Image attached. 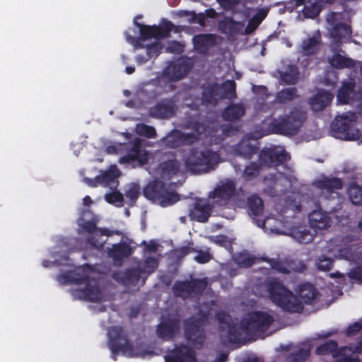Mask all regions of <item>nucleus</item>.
Instances as JSON below:
<instances>
[{
  "mask_svg": "<svg viewBox=\"0 0 362 362\" xmlns=\"http://www.w3.org/2000/svg\"><path fill=\"white\" fill-rule=\"evenodd\" d=\"M322 251L325 252V255H329L332 258L344 259L350 262L351 264H354L356 266L347 274L350 279L362 284V250L355 246H350L340 249L335 253L334 245L326 243Z\"/></svg>",
  "mask_w": 362,
  "mask_h": 362,
  "instance_id": "nucleus-10",
  "label": "nucleus"
},
{
  "mask_svg": "<svg viewBox=\"0 0 362 362\" xmlns=\"http://www.w3.org/2000/svg\"><path fill=\"white\" fill-rule=\"evenodd\" d=\"M143 192L148 199L164 207L175 204L179 199L178 195L169 192L165 184L160 180L150 182Z\"/></svg>",
  "mask_w": 362,
  "mask_h": 362,
  "instance_id": "nucleus-15",
  "label": "nucleus"
},
{
  "mask_svg": "<svg viewBox=\"0 0 362 362\" xmlns=\"http://www.w3.org/2000/svg\"><path fill=\"white\" fill-rule=\"evenodd\" d=\"M330 64L336 68L342 69L344 67H351L354 66V62L350 59L346 58L344 56L336 54L329 59Z\"/></svg>",
  "mask_w": 362,
  "mask_h": 362,
  "instance_id": "nucleus-48",
  "label": "nucleus"
},
{
  "mask_svg": "<svg viewBox=\"0 0 362 362\" xmlns=\"http://www.w3.org/2000/svg\"><path fill=\"white\" fill-rule=\"evenodd\" d=\"M216 315L219 322L220 337L224 342H234L245 335L264 338V332L274 321V315L268 312H252L241 320L240 327H237L236 325L230 323V316L226 313H218Z\"/></svg>",
  "mask_w": 362,
  "mask_h": 362,
  "instance_id": "nucleus-1",
  "label": "nucleus"
},
{
  "mask_svg": "<svg viewBox=\"0 0 362 362\" xmlns=\"http://www.w3.org/2000/svg\"><path fill=\"white\" fill-rule=\"evenodd\" d=\"M259 173V166L255 163H251L249 165L246 166L243 177L247 180H252L256 177Z\"/></svg>",
  "mask_w": 362,
  "mask_h": 362,
  "instance_id": "nucleus-54",
  "label": "nucleus"
},
{
  "mask_svg": "<svg viewBox=\"0 0 362 362\" xmlns=\"http://www.w3.org/2000/svg\"><path fill=\"white\" fill-rule=\"evenodd\" d=\"M334 362H361V360L357 356H341L337 358Z\"/></svg>",
  "mask_w": 362,
  "mask_h": 362,
  "instance_id": "nucleus-64",
  "label": "nucleus"
},
{
  "mask_svg": "<svg viewBox=\"0 0 362 362\" xmlns=\"http://www.w3.org/2000/svg\"><path fill=\"white\" fill-rule=\"evenodd\" d=\"M165 50L170 53L180 54L183 51V46L177 41H173L168 43V46L165 47Z\"/></svg>",
  "mask_w": 362,
  "mask_h": 362,
  "instance_id": "nucleus-59",
  "label": "nucleus"
},
{
  "mask_svg": "<svg viewBox=\"0 0 362 362\" xmlns=\"http://www.w3.org/2000/svg\"><path fill=\"white\" fill-rule=\"evenodd\" d=\"M309 224L315 230H323L329 228L332 225V218L329 214L322 210H314L309 215Z\"/></svg>",
  "mask_w": 362,
  "mask_h": 362,
  "instance_id": "nucleus-24",
  "label": "nucleus"
},
{
  "mask_svg": "<svg viewBox=\"0 0 362 362\" xmlns=\"http://www.w3.org/2000/svg\"><path fill=\"white\" fill-rule=\"evenodd\" d=\"M214 314L213 309L208 303H203L200 306L199 317H192L185 322V334L189 344L195 348H200L205 341L206 336L203 329L207 315Z\"/></svg>",
  "mask_w": 362,
  "mask_h": 362,
  "instance_id": "nucleus-9",
  "label": "nucleus"
},
{
  "mask_svg": "<svg viewBox=\"0 0 362 362\" xmlns=\"http://www.w3.org/2000/svg\"><path fill=\"white\" fill-rule=\"evenodd\" d=\"M354 83L352 82L344 83L338 91L337 99L342 103H348L354 96Z\"/></svg>",
  "mask_w": 362,
  "mask_h": 362,
  "instance_id": "nucleus-42",
  "label": "nucleus"
},
{
  "mask_svg": "<svg viewBox=\"0 0 362 362\" xmlns=\"http://www.w3.org/2000/svg\"><path fill=\"white\" fill-rule=\"evenodd\" d=\"M239 194L235 182L231 179L220 180L214 190L209 193V199L214 206H226Z\"/></svg>",
  "mask_w": 362,
  "mask_h": 362,
  "instance_id": "nucleus-14",
  "label": "nucleus"
},
{
  "mask_svg": "<svg viewBox=\"0 0 362 362\" xmlns=\"http://www.w3.org/2000/svg\"><path fill=\"white\" fill-rule=\"evenodd\" d=\"M248 207L250 211L255 216H259L262 215L264 206L262 199L256 196L252 195L247 199Z\"/></svg>",
  "mask_w": 362,
  "mask_h": 362,
  "instance_id": "nucleus-45",
  "label": "nucleus"
},
{
  "mask_svg": "<svg viewBox=\"0 0 362 362\" xmlns=\"http://www.w3.org/2000/svg\"><path fill=\"white\" fill-rule=\"evenodd\" d=\"M333 98L332 94L327 91L320 90L310 100V105L315 112L323 110Z\"/></svg>",
  "mask_w": 362,
  "mask_h": 362,
  "instance_id": "nucleus-34",
  "label": "nucleus"
},
{
  "mask_svg": "<svg viewBox=\"0 0 362 362\" xmlns=\"http://www.w3.org/2000/svg\"><path fill=\"white\" fill-rule=\"evenodd\" d=\"M287 235L303 244H308L312 242L315 236V233L308 228L306 226L300 225L298 222L293 220Z\"/></svg>",
  "mask_w": 362,
  "mask_h": 362,
  "instance_id": "nucleus-22",
  "label": "nucleus"
},
{
  "mask_svg": "<svg viewBox=\"0 0 362 362\" xmlns=\"http://www.w3.org/2000/svg\"><path fill=\"white\" fill-rule=\"evenodd\" d=\"M220 162L218 153L205 146L192 148L185 158L187 169L195 174L214 170Z\"/></svg>",
  "mask_w": 362,
  "mask_h": 362,
  "instance_id": "nucleus-6",
  "label": "nucleus"
},
{
  "mask_svg": "<svg viewBox=\"0 0 362 362\" xmlns=\"http://www.w3.org/2000/svg\"><path fill=\"white\" fill-rule=\"evenodd\" d=\"M136 133L139 135L144 136L148 138H153L156 135V132L154 127L148 126L145 124H139L136 127Z\"/></svg>",
  "mask_w": 362,
  "mask_h": 362,
  "instance_id": "nucleus-55",
  "label": "nucleus"
},
{
  "mask_svg": "<svg viewBox=\"0 0 362 362\" xmlns=\"http://www.w3.org/2000/svg\"><path fill=\"white\" fill-rule=\"evenodd\" d=\"M321 43V37L319 32L314 35L312 37L304 40L300 47L299 52L303 55H312L317 52Z\"/></svg>",
  "mask_w": 362,
  "mask_h": 362,
  "instance_id": "nucleus-33",
  "label": "nucleus"
},
{
  "mask_svg": "<svg viewBox=\"0 0 362 362\" xmlns=\"http://www.w3.org/2000/svg\"><path fill=\"white\" fill-rule=\"evenodd\" d=\"M84 228L88 232V241L90 245L99 250L106 243L107 237L119 232L110 231L107 229H97L94 223H87Z\"/></svg>",
  "mask_w": 362,
  "mask_h": 362,
  "instance_id": "nucleus-21",
  "label": "nucleus"
},
{
  "mask_svg": "<svg viewBox=\"0 0 362 362\" xmlns=\"http://www.w3.org/2000/svg\"><path fill=\"white\" fill-rule=\"evenodd\" d=\"M165 362H196L194 351L186 346H176L165 356Z\"/></svg>",
  "mask_w": 362,
  "mask_h": 362,
  "instance_id": "nucleus-25",
  "label": "nucleus"
},
{
  "mask_svg": "<svg viewBox=\"0 0 362 362\" xmlns=\"http://www.w3.org/2000/svg\"><path fill=\"white\" fill-rule=\"evenodd\" d=\"M211 211L210 204L206 200H199L197 202L192 209L189 210V216L191 219L199 222H206Z\"/></svg>",
  "mask_w": 362,
  "mask_h": 362,
  "instance_id": "nucleus-30",
  "label": "nucleus"
},
{
  "mask_svg": "<svg viewBox=\"0 0 362 362\" xmlns=\"http://www.w3.org/2000/svg\"><path fill=\"white\" fill-rule=\"evenodd\" d=\"M337 349V344L334 341H329L316 349L317 354H331L334 355Z\"/></svg>",
  "mask_w": 362,
  "mask_h": 362,
  "instance_id": "nucleus-53",
  "label": "nucleus"
},
{
  "mask_svg": "<svg viewBox=\"0 0 362 362\" xmlns=\"http://www.w3.org/2000/svg\"><path fill=\"white\" fill-rule=\"evenodd\" d=\"M307 118L306 112L299 108H293L284 115L269 118L262 122V134H279L285 136L297 134Z\"/></svg>",
  "mask_w": 362,
  "mask_h": 362,
  "instance_id": "nucleus-5",
  "label": "nucleus"
},
{
  "mask_svg": "<svg viewBox=\"0 0 362 362\" xmlns=\"http://www.w3.org/2000/svg\"><path fill=\"white\" fill-rule=\"evenodd\" d=\"M348 194L351 202L355 205H362V188L358 185L351 186Z\"/></svg>",
  "mask_w": 362,
  "mask_h": 362,
  "instance_id": "nucleus-51",
  "label": "nucleus"
},
{
  "mask_svg": "<svg viewBox=\"0 0 362 362\" xmlns=\"http://www.w3.org/2000/svg\"><path fill=\"white\" fill-rule=\"evenodd\" d=\"M266 287L272 301L283 310L290 313L300 312L303 310V303H313L317 296L315 288L309 284H305L300 286L298 293L301 300L276 279L269 281L266 284Z\"/></svg>",
  "mask_w": 362,
  "mask_h": 362,
  "instance_id": "nucleus-2",
  "label": "nucleus"
},
{
  "mask_svg": "<svg viewBox=\"0 0 362 362\" xmlns=\"http://www.w3.org/2000/svg\"><path fill=\"white\" fill-rule=\"evenodd\" d=\"M234 154L245 159H250L257 151V148L249 140H243L234 147Z\"/></svg>",
  "mask_w": 362,
  "mask_h": 362,
  "instance_id": "nucleus-36",
  "label": "nucleus"
},
{
  "mask_svg": "<svg viewBox=\"0 0 362 362\" xmlns=\"http://www.w3.org/2000/svg\"><path fill=\"white\" fill-rule=\"evenodd\" d=\"M190 64L184 59L170 64L165 70L166 77L171 81H177L183 78L191 69Z\"/></svg>",
  "mask_w": 362,
  "mask_h": 362,
  "instance_id": "nucleus-23",
  "label": "nucleus"
},
{
  "mask_svg": "<svg viewBox=\"0 0 362 362\" xmlns=\"http://www.w3.org/2000/svg\"><path fill=\"white\" fill-rule=\"evenodd\" d=\"M310 355V350L307 348H300L291 352L287 357L289 362H303L305 361Z\"/></svg>",
  "mask_w": 362,
  "mask_h": 362,
  "instance_id": "nucleus-49",
  "label": "nucleus"
},
{
  "mask_svg": "<svg viewBox=\"0 0 362 362\" xmlns=\"http://www.w3.org/2000/svg\"><path fill=\"white\" fill-rule=\"evenodd\" d=\"M160 49V46L158 42H156L147 47L146 55L152 58L156 57Z\"/></svg>",
  "mask_w": 362,
  "mask_h": 362,
  "instance_id": "nucleus-62",
  "label": "nucleus"
},
{
  "mask_svg": "<svg viewBox=\"0 0 362 362\" xmlns=\"http://www.w3.org/2000/svg\"><path fill=\"white\" fill-rule=\"evenodd\" d=\"M233 261L240 267H248L255 263V258L247 252H243L236 255Z\"/></svg>",
  "mask_w": 362,
  "mask_h": 362,
  "instance_id": "nucleus-47",
  "label": "nucleus"
},
{
  "mask_svg": "<svg viewBox=\"0 0 362 362\" xmlns=\"http://www.w3.org/2000/svg\"><path fill=\"white\" fill-rule=\"evenodd\" d=\"M271 267L276 271L288 274L291 272H303L306 269L305 264L300 260H289L285 262H269Z\"/></svg>",
  "mask_w": 362,
  "mask_h": 362,
  "instance_id": "nucleus-27",
  "label": "nucleus"
},
{
  "mask_svg": "<svg viewBox=\"0 0 362 362\" xmlns=\"http://www.w3.org/2000/svg\"><path fill=\"white\" fill-rule=\"evenodd\" d=\"M245 107L241 104H233L225 109L222 116L225 120L234 121L239 119L245 115Z\"/></svg>",
  "mask_w": 362,
  "mask_h": 362,
  "instance_id": "nucleus-40",
  "label": "nucleus"
},
{
  "mask_svg": "<svg viewBox=\"0 0 362 362\" xmlns=\"http://www.w3.org/2000/svg\"><path fill=\"white\" fill-rule=\"evenodd\" d=\"M289 159L288 154L281 146H275L271 148H264L259 155V160L261 165H277Z\"/></svg>",
  "mask_w": 362,
  "mask_h": 362,
  "instance_id": "nucleus-19",
  "label": "nucleus"
},
{
  "mask_svg": "<svg viewBox=\"0 0 362 362\" xmlns=\"http://www.w3.org/2000/svg\"><path fill=\"white\" fill-rule=\"evenodd\" d=\"M134 250V247L125 242H121L117 244H112L111 247H107V254L115 262L118 263L124 258L129 257Z\"/></svg>",
  "mask_w": 362,
  "mask_h": 362,
  "instance_id": "nucleus-28",
  "label": "nucleus"
},
{
  "mask_svg": "<svg viewBox=\"0 0 362 362\" xmlns=\"http://www.w3.org/2000/svg\"><path fill=\"white\" fill-rule=\"evenodd\" d=\"M244 23L235 22L231 18H226L218 23L219 29L225 34H237L244 30Z\"/></svg>",
  "mask_w": 362,
  "mask_h": 362,
  "instance_id": "nucleus-37",
  "label": "nucleus"
},
{
  "mask_svg": "<svg viewBox=\"0 0 362 362\" xmlns=\"http://www.w3.org/2000/svg\"><path fill=\"white\" fill-rule=\"evenodd\" d=\"M296 96L295 88H285L277 93L275 102L280 104L286 103L292 101Z\"/></svg>",
  "mask_w": 362,
  "mask_h": 362,
  "instance_id": "nucleus-46",
  "label": "nucleus"
},
{
  "mask_svg": "<svg viewBox=\"0 0 362 362\" xmlns=\"http://www.w3.org/2000/svg\"><path fill=\"white\" fill-rule=\"evenodd\" d=\"M211 37L208 35H199L194 37V45L197 49H205L211 43Z\"/></svg>",
  "mask_w": 362,
  "mask_h": 362,
  "instance_id": "nucleus-57",
  "label": "nucleus"
},
{
  "mask_svg": "<svg viewBox=\"0 0 362 362\" xmlns=\"http://www.w3.org/2000/svg\"><path fill=\"white\" fill-rule=\"evenodd\" d=\"M180 169V164L175 160H170L162 163L158 168V173L160 178L163 180H170L173 176L177 174Z\"/></svg>",
  "mask_w": 362,
  "mask_h": 362,
  "instance_id": "nucleus-35",
  "label": "nucleus"
},
{
  "mask_svg": "<svg viewBox=\"0 0 362 362\" xmlns=\"http://www.w3.org/2000/svg\"><path fill=\"white\" fill-rule=\"evenodd\" d=\"M238 265L234 261L222 266V269L225 271L230 276H234L238 274Z\"/></svg>",
  "mask_w": 362,
  "mask_h": 362,
  "instance_id": "nucleus-60",
  "label": "nucleus"
},
{
  "mask_svg": "<svg viewBox=\"0 0 362 362\" xmlns=\"http://www.w3.org/2000/svg\"><path fill=\"white\" fill-rule=\"evenodd\" d=\"M357 115L354 112H346L336 117L332 123L333 136L341 140L356 141L360 138V132L354 127Z\"/></svg>",
  "mask_w": 362,
  "mask_h": 362,
  "instance_id": "nucleus-12",
  "label": "nucleus"
},
{
  "mask_svg": "<svg viewBox=\"0 0 362 362\" xmlns=\"http://www.w3.org/2000/svg\"><path fill=\"white\" fill-rule=\"evenodd\" d=\"M267 15L266 9H261L250 20L247 26L244 29V33L247 35L252 33Z\"/></svg>",
  "mask_w": 362,
  "mask_h": 362,
  "instance_id": "nucleus-43",
  "label": "nucleus"
},
{
  "mask_svg": "<svg viewBox=\"0 0 362 362\" xmlns=\"http://www.w3.org/2000/svg\"><path fill=\"white\" fill-rule=\"evenodd\" d=\"M176 111V106L172 100H163L150 109L151 116L159 119H168Z\"/></svg>",
  "mask_w": 362,
  "mask_h": 362,
  "instance_id": "nucleus-26",
  "label": "nucleus"
},
{
  "mask_svg": "<svg viewBox=\"0 0 362 362\" xmlns=\"http://www.w3.org/2000/svg\"><path fill=\"white\" fill-rule=\"evenodd\" d=\"M281 80L286 84H294L298 79L299 72L294 65L288 64L279 71Z\"/></svg>",
  "mask_w": 362,
  "mask_h": 362,
  "instance_id": "nucleus-39",
  "label": "nucleus"
},
{
  "mask_svg": "<svg viewBox=\"0 0 362 362\" xmlns=\"http://www.w3.org/2000/svg\"><path fill=\"white\" fill-rule=\"evenodd\" d=\"M119 175V170L116 165H112L108 170L104 171L100 175L95 177L94 180L84 177L83 180L90 187H97L98 185L108 187L112 192L105 194V200L109 204L119 207L123 206L124 202L123 194L116 190L119 185L117 178Z\"/></svg>",
  "mask_w": 362,
  "mask_h": 362,
  "instance_id": "nucleus-7",
  "label": "nucleus"
},
{
  "mask_svg": "<svg viewBox=\"0 0 362 362\" xmlns=\"http://www.w3.org/2000/svg\"><path fill=\"white\" fill-rule=\"evenodd\" d=\"M320 0H293L296 7L303 5V13L305 17L313 18L320 12Z\"/></svg>",
  "mask_w": 362,
  "mask_h": 362,
  "instance_id": "nucleus-32",
  "label": "nucleus"
},
{
  "mask_svg": "<svg viewBox=\"0 0 362 362\" xmlns=\"http://www.w3.org/2000/svg\"><path fill=\"white\" fill-rule=\"evenodd\" d=\"M140 194V187L135 183H132L127 185L125 190V196L132 202H134Z\"/></svg>",
  "mask_w": 362,
  "mask_h": 362,
  "instance_id": "nucleus-56",
  "label": "nucleus"
},
{
  "mask_svg": "<svg viewBox=\"0 0 362 362\" xmlns=\"http://www.w3.org/2000/svg\"><path fill=\"white\" fill-rule=\"evenodd\" d=\"M219 95H221V99L228 98L232 99L235 98V83L233 80H228L222 85H218Z\"/></svg>",
  "mask_w": 362,
  "mask_h": 362,
  "instance_id": "nucleus-44",
  "label": "nucleus"
},
{
  "mask_svg": "<svg viewBox=\"0 0 362 362\" xmlns=\"http://www.w3.org/2000/svg\"><path fill=\"white\" fill-rule=\"evenodd\" d=\"M218 88V84H210L206 86L203 91L202 103L206 105H216L219 100H221Z\"/></svg>",
  "mask_w": 362,
  "mask_h": 362,
  "instance_id": "nucleus-38",
  "label": "nucleus"
},
{
  "mask_svg": "<svg viewBox=\"0 0 362 362\" xmlns=\"http://www.w3.org/2000/svg\"><path fill=\"white\" fill-rule=\"evenodd\" d=\"M144 274L141 267L127 270L124 274H115L114 278L125 286H135L139 284L141 274Z\"/></svg>",
  "mask_w": 362,
  "mask_h": 362,
  "instance_id": "nucleus-31",
  "label": "nucleus"
},
{
  "mask_svg": "<svg viewBox=\"0 0 362 362\" xmlns=\"http://www.w3.org/2000/svg\"><path fill=\"white\" fill-rule=\"evenodd\" d=\"M89 269L78 267L75 271L62 273L57 277L60 284H76L78 287L72 290L76 299L97 302L103 299L104 296L95 279H91Z\"/></svg>",
  "mask_w": 362,
  "mask_h": 362,
  "instance_id": "nucleus-4",
  "label": "nucleus"
},
{
  "mask_svg": "<svg viewBox=\"0 0 362 362\" xmlns=\"http://www.w3.org/2000/svg\"><path fill=\"white\" fill-rule=\"evenodd\" d=\"M180 321L176 317H170L168 320L163 318L158 326L157 334L162 339H168L178 330Z\"/></svg>",
  "mask_w": 362,
  "mask_h": 362,
  "instance_id": "nucleus-29",
  "label": "nucleus"
},
{
  "mask_svg": "<svg viewBox=\"0 0 362 362\" xmlns=\"http://www.w3.org/2000/svg\"><path fill=\"white\" fill-rule=\"evenodd\" d=\"M145 257L144 267H141L142 271L144 274H151L158 267V259L156 255H147Z\"/></svg>",
  "mask_w": 362,
  "mask_h": 362,
  "instance_id": "nucleus-52",
  "label": "nucleus"
},
{
  "mask_svg": "<svg viewBox=\"0 0 362 362\" xmlns=\"http://www.w3.org/2000/svg\"><path fill=\"white\" fill-rule=\"evenodd\" d=\"M182 16H189L191 18L189 21L195 22L201 25H204V18L202 16L197 17L194 12L182 11Z\"/></svg>",
  "mask_w": 362,
  "mask_h": 362,
  "instance_id": "nucleus-61",
  "label": "nucleus"
},
{
  "mask_svg": "<svg viewBox=\"0 0 362 362\" xmlns=\"http://www.w3.org/2000/svg\"><path fill=\"white\" fill-rule=\"evenodd\" d=\"M204 127L198 125L194 132H182L179 130H173L169 133L160 141L166 147L173 148L184 144H190L194 142L199 135L203 132Z\"/></svg>",
  "mask_w": 362,
  "mask_h": 362,
  "instance_id": "nucleus-17",
  "label": "nucleus"
},
{
  "mask_svg": "<svg viewBox=\"0 0 362 362\" xmlns=\"http://www.w3.org/2000/svg\"><path fill=\"white\" fill-rule=\"evenodd\" d=\"M316 186L326 192L334 193V190L342 187V182L338 178H325L315 183Z\"/></svg>",
  "mask_w": 362,
  "mask_h": 362,
  "instance_id": "nucleus-41",
  "label": "nucleus"
},
{
  "mask_svg": "<svg viewBox=\"0 0 362 362\" xmlns=\"http://www.w3.org/2000/svg\"><path fill=\"white\" fill-rule=\"evenodd\" d=\"M207 282L203 279L176 281L173 287L175 296L182 298H192L201 293L206 287Z\"/></svg>",
  "mask_w": 362,
  "mask_h": 362,
  "instance_id": "nucleus-18",
  "label": "nucleus"
},
{
  "mask_svg": "<svg viewBox=\"0 0 362 362\" xmlns=\"http://www.w3.org/2000/svg\"><path fill=\"white\" fill-rule=\"evenodd\" d=\"M334 259L326 255H322L318 257L315 261V265L319 270L329 271L332 269Z\"/></svg>",
  "mask_w": 362,
  "mask_h": 362,
  "instance_id": "nucleus-50",
  "label": "nucleus"
},
{
  "mask_svg": "<svg viewBox=\"0 0 362 362\" xmlns=\"http://www.w3.org/2000/svg\"><path fill=\"white\" fill-rule=\"evenodd\" d=\"M362 328V322H356L353 325H350L347 329L346 330V334L347 336H352L356 334L358 332H359Z\"/></svg>",
  "mask_w": 362,
  "mask_h": 362,
  "instance_id": "nucleus-63",
  "label": "nucleus"
},
{
  "mask_svg": "<svg viewBox=\"0 0 362 362\" xmlns=\"http://www.w3.org/2000/svg\"><path fill=\"white\" fill-rule=\"evenodd\" d=\"M309 202L310 198L308 195L299 192L290 193L284 199V204H282L281 208L280 206L276 208V210L281 214L282 218H267L261 226L265 231L287 235L292 222L291 218H293L296 214L300 212Z\"/></svg>",
  "mask_w": 362,
  "mask_h": 362,
  "instance_id": "nucleus-3",
  "label": "nucleus"
},
{
  "mask_svg": "<svg viewBox=\"0 0 362 362\" xmlns=\"http://www.w3.org/2000/svg\"><path fill=\"white\" fill-rule=\"evenodd\" d=\"M109 341L108 346L112 351V358L115 360L117 353L122 352L124 355L129 357L151 356L154 351L144 349L141 346L132 347L128 344L127 339L120 327H112L107 332Z\"/></svg>",
  "mask_w": 362,
  "mask_h": 362,
  "instance_id": "nucleus-8",
  "label": "nucleus"
},
{
  "mask_svg": "<svg viewBox=\"0 0 362 362\" xmlns=\"http://www.w3.org/2000/svg\"><path fill=\"white\" fill-rule=\"evenodd\" d=\"M345 13L332 12L326 17L327 30L336 43L346 42L350 38L351 31Z\"/></svg>",
  "mask_w": 362,
  "mask_h": 362,
  "instance_id": "nucleus-13",
  "label": "nucleus"
},
{
  "mask_svg": "<svg viewBox=\"0 0 362 362\" xmlns=\"http://www.w3.org/2000/svg\"><path fill=\"white\" fill-rule=\"evenodd\" d=\"M105 151L107 153L112 154H119L125 151L126 154L120 158L119 163L131 165L133 168L142 166L148 160V153L141 146L139 139L127 144H118L109 146Z\"/></svg>",
  "mask_w": 362,
  "mask_h": 362,
  "instance_id": "nucleus-11",
  "label": "nucleus"
},
{
  "mask_svg": "<svg viewBox=\"0 0 362 362\" xmlns=\"http://www.w3.org/2000/svg\"><path fill=\"white\" fill-rule=\"evenodd\" d=\"M141 244L145 245L144 249V256L151 255V254L155 255L158 247V245L154 240H151L148 243L143 241Z\"/></svg>",
  "mask_w": 362,
  "mask_h": 362,
  "instance_id": "nucleus-58",
  "label": "nucleus"
},
{
  "mask_svg": "<svg viewBox=\"0 0 362 362\" xmlns=\"http://www.w3.org/2000/svg\"><path fill=\"white\" fill-rule=\"evenodd\" d=\"M135 24L139 28L140 35L142 40H145L151 37H168L174 27L173 23L170 21H164L163 26L143 25L136 22H135Z\"/></svg>",
  "mask_w": 362,
  "mask_h": 362,
  "instance_id": "nucleus-20",
  "label": "nucleus"
},
{
  "mask_svg": "<svg viewBox=\"0 0 362 362\" xmlns=\"http://www.w3.org/2000/svg\"><path fill=\"white\" fill-rule=\"evenodd\" d=\"M293 180L294 176L290 173L269 174L264 179V192L271 197L280 196L290 188Z\"/></svg>",
  "mask_w": 362,
  "mask_h": 362,
  "instance_id": "nucleus-16",
  "label": "nucleus"
}]
</instances>
